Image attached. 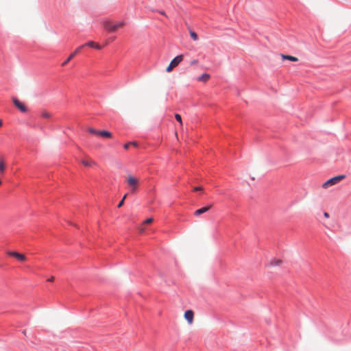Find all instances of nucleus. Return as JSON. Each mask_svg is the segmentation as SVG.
Returning <instances> with one entry per match:
<instances>
[{"mask_svg": "<svg viewBox=\"0 0 351 351\" xmlns=\"http://www.w3.org/2000/svg\"><path fill=\"white\" fill-rule=\"evenodd\" d=\"M125 182L131 193H136L139 186L140 180L132 174H128L125 178Z\"/></svg>", "mask_w": 351, "mask_h": 351, "instance_id": "1", "label": "nucleus"}, {"mask_svg": "<svg viewBox=\"0 0 351 351\" xmlns=\"http://www.w3.org/2000/svg\"><path fill=\"white\" fill-rule=\"evenodd\" d=\"M103 27L109 32H115L117 29L122 27L124 25L123 22H119L113 23L110 21H105L102 23Z\"/></svg>", "mask_w": 351, "mask_h": 351, "instance_id": "2", "label": "nucleus"}, {"mask_svg": "<svg viewBox=\"0 0 351 351\" xmlns=\"http://www.w3.org/2000/svg\"><path fill=\"white\" fill-rule=\"evenodd\" d=\"M344 178H345L344 175H341V176H337L333 177V178L328 180L327 181H326L324 183H323L322 188L327 189L331 186H333V185L337 184L338 182H339L340 181H341Z\"/></svg>", "mask_w": 351, "mask_h": 351, "instance_id": "3", "label": "nucleus"}, {"mask_svg": "<svg viewBox=\"0 0 351 351\" xmlns=\"http://www.w3.org/2000/svg\"><path fill=\"white\" fill-rule=\"evenodd\" d=\"M183 60V55H179L174 58L167 67V72L169 73Z\"/></svg>", "mask_w": 351, "mask_h": 351, "instance_id": "4", "label": "nucleus"}, {"mask_svg": "<svg viewBox=\"0 0 351 351\" xmlns=\"http://www.w3.org/2000/svg\"><path fill=\"white\" fill-rule=\"evenodd\" d=\"M84 47V45H81L78 47L69 57L68 58L62 62V66H66L80 51V50Z\"/></svg>", "mask_w": 351, "mask_h": 351, "instance_id": "5", "label": "nucleus"}, {"mask_svg": "<svg viewBox=\"0 0 351 351\" xmlns=\"http://www.w3.org/2000/svg\"><path fill=\"white\" fill-rule=\"evenodd\" d=\"M8 255L14 257L21 262L25 261L27 260V258L24 254H20L17 252H8Z\"/></svg>", "mask_w": 351, "mask_h": 351, "instance_id": "6", "label": "nucleus"}, {"mask_svg": "<svg viewBox=\"0 0 351 351\" xmlns=\"http://www.w3.org/2000/svg\"><path fill=\"white\" fill-rule=\"evenodd\" d=\"M13 103L15 105V106L19 108V110H21L23 112H25L27 111V107L25 106L24 104H23L21 101H20L16 98L12 99Z\"/></svg>", "mask_w": 351, "mask_h": 351, "instance_id": "7", "label": "nucleus"}, {"mask_svg": "<svg viewBox=\"0 0 351 351\" xmlns=\"http://www.w3.org/2000/svg\"><path fill=\"white\" fill-rule=\"evenodd\" d=\"M184 316L189 324H191L193 322L194 313L192 310L186 311Z\"/></svg>", "mask_w": 351, "mask_h": 351, "instance_id": "8", "label": "nucleus"}, {"mask_svg": "<svg viewBox=\"0 0 351 351\" xmlns=\"http://www.w3.org/2000/svg\"><path fill=\"white\" fill-rule=\"evenodd\" d=\"M212 207H213V204H209L206 206H204L203 208L197 209L195 211L194 215L195 216L200 215L207 212L208 210H209Z\"/></svg>", "mask_w": 351, "mask_h": 351, "instance_id": "9", "label": "nucleus"}, {"mask_svg": "<svg viewBox=\"0 0 351 351\" xmlns=\"http://www.w3.org/2000/svg\"><path fill=\"white\" fill-rule=\"evenodd\" d=\"M97 136H101L103 138H110L112 137V133L108 131L102 130L98 132Z\"/></svg>", "mask_w": 351, "mask_h": 351, "instance_id": "10", "label": "nucleus"}, {"mask_svg": "<svg viewBox=\"0 0 351 351\" xmlns=\"http://www.w3.org/2000/svg\"><path fill=\"white\" fill-rule=\"evenodd\" d=\"M81 162L82 165H84V166H86V167H92V166L96 165L95 162L91 159L82 160Z\"/></svg>", "mask_w": 351, "mask_h": 351, "instance_id": "11", "label": "nucleus"}, {"mask_svg": "<svg viewBox=\"0 0 351 351\" xmlns=\"http://www.w3.org/2000/svg\"><path fill=\"white\" fill-rule=\"evenodd\" d=\"M209 79L210 75L207 73H204L197 78V80L203 82H206Z\"/></svg>", "mask_w": 351, "mask_h": 351, "instance_id": "12", "label": "nucleus"}, {"mask_svg": "<svg viewBox=\"0 0 351 351\" xmlns=\"http://www.w3.org/2000/svg\"><path fill=\"white\" fill-rule=\"evenodd\" d=\"M84 45V46H88V47H94V48H96L97 49H101V48L100 45H99L97 43H95L93 41H89L86 44H85Z\"/></svg>", "mask_w": 351, "mask_h": 351, "instance_id": "13", "label": "nucleus"}, {"mask_svg": "<svg viewBox=\"0 0 351 351\" xmlns=\"http://www.w3.org/2000/svg\"><path fill=\"white\" fill-rule=\"evenodd\" d=\"M5 169V163L3 158H0V173L3 174Z\"/></svg>", "mask_w": 351, "mask_h": 351, "instance_id": "14", "label": "nucleus"}, {"mask_svg": "<svg viewBox=\"0 0 351 351\" xmlns=\"http://www.w3.org/2000/svg\"><path fill=\"white\" fill-rule=\"evenodd\" d=\"M282 58L284 60H289L293 62H297L298 60V58L289 55H282Z\"/></svg>", "mask_w": 351, "mask_h": 351, "instance_id": "15", "label": "nucleus"}, {"mask_svg": "<svg viewBox=\"0 0 351 351\" xmlns=\"http://www.w3.org/2000/svg\"><path fill=\"white\" fill-rule=\"evenodd\" d=\"M41 117L45 119H49L51 117V114L47 111H43L41 113Z\"/></svg>", "mask_w": 351, "mask_h": 351, "instance_id": "16", "label": "nucleus"}, {"mask_svg": "<svg viewBox=\"0 0 351 351\" xmlns=\"http://www.w3.org/2000/svg\"><path fill=\"white\" fill-rule=\"evenodd\" d=\"M190 36L192 38V39H193L194 40H198V36L195 32L190 31Z\"/></svg>", "mask_w": 351, "mask_h": 351, "instance_id": "17", "label": "nucleus"}, {"mask_svg": "<svg viewBox=\"0 0 351 351\" xmlns=\"http://www.w3.org/2000/svg\"><path fill=\"white\" fill-rule=\"evenodd\" d=\"M176 119L180 123V125H182V117L179 114H175Z\"/></svg>", "mask_w": 351, "mask_h": 351, "instance_id": "18", "label": "nucleus"}, {"mask_svg": "<svg viewBox=\"0 0 351 351\" xmlns=\"http://www.w3.org/2000/svg\"><path fill=\"white\" fill-rule=\"evenodd\" d=\"M282 263V261L281 260H275V261H273L270 263V265H280Z\"/></svg>", "mask_w": 351, "mask_h": 351, "instance_id": "19", "label": "nucleus"}, {"mask_svg": "<svg viewBox=\"0 0 351 351\" xmlns=\"http://www.w3.org/2000/svg\"><path fill=\"white\" fill-rule=\"evenodd\" d=\"M88 131L90 133L93 134H96V135H97L98 132H99V131H97V130H95V129H94V128H89L88 129Z\"/></svg>", "mask_w": 351, "mask_h": 351, "instance_id": "20", "label": "nucleus"}, {"mask_svg": "<svg viewBox=\"0 0 351 351\" xmlns=\"http://www.w3.org/2000/svg\"><path fill=\"white\" fill-rule=\"evenodd\" d=\"M126 197H127V194H125V195L123 196V199H121V201L119 203V204H118V208H120V207H121V206L123 205L124 200L125 199Z\"/></svg>", "mask_w": 351, "mask_h": 351, "instance_id": "21", "label": "nucleus"}, {"mask_svg": "<svg viewBox=\"0 0 351 351\" xmlns=\"http://www.w3.org/2000/svg\"><path fill=\"white\" fill-rule=\"evenodd\" d=\"M154 221L153 218L150 217L144 221L143 224H149Z\"/></svg>", "mask_w": 351, "mask_h": 351, "instance_id": "22", "label": "nucleus"}, {"mask_svg": "<svg viewBox=\"0 0 351 351\" xmlns=\"http://www.w3.org/2000/svg\"><path fill=\"white\" fill-rule=\"evenodd\" d=\"M197 63H198L197 60H193L191 62V65H195V64H197Z\"/></svg>", "mask_w": 351, "mask_h": 351, "instance_id": "23", "label": "nucleus"}, {"mask_svg": "<svg viewBox=\"0 0 351 351\" xmlns=\"http://www.w3.org/2000/svg\"><path fill=\"white\" fill-rule=\"evenodd\" d=\"M202 189H202V187H201V186H196V187H195V188H194V191H201V190H202Z\"/></svg>", "mask_w": 351, "mask_h": 351, "instance_id": "24", "label": "nucleus"}, {"mask_svg": "<svg viewBox=\"0 0 351 351\" xmlns=\"http://www.w3.org/2000/svg\"><path fill=\"white\" fill-rule=\"evenodd\" d=\"M130 145V143H128L125 144L123 147L125 149H128L129 148Z\"/></svg>", "mask_w": 351, "mask_h": 351, "instance_id": "25", "label": "nucleus"}, {"mask_svg": "<svg viewBox=\"0 0 351 351\" xmlns=\"http://www.w3.org/2000/svg\"><path fill=\"white\" fill-rule=\"evenodd\" d=\"M130 145H132L134 147H137L138 146V144H137V143L136 141L130 142Z\"/></svg>", "mask_w": 351, "mask_h": 351, "instance_id": "26", "label": "nucleus"}, {"mask_svg": "<svg viewBox=\"0 0 351 351\" xmlns=\"http://www.w3.org/2000/svg\"><path fill=\"white\" fill-rule=\"evenodd\" d=\"M138 229L141 233H143L145 231V229L143 227H139Z\"/></svg>", "mask_w": 351, "mask_h": 351, "instance_id": "27", "label": "nucleus"}, {"mask_svg": "<svg viewBox=\"0 0 351 351\" xmlns=\"http://www.w3.org/2000/svg\"><path fill=\"white\" fill-rule=\"evenodd\" d=\"M54 280V277L53 276H51L50 278L48 279V281L49 282H53Z\"/></svg>", "mask_w": 351, "mask_h": 351, "instance_id": "28", "label": "nucleus"}, {"mask_svg": "<svg viewBox=\"0 0 351 351\" xmlns=\"http://www.w3.org/2000/svg\"><path fill=\"white\" fill-rule=\"evenodd\" d=\"M324 217H326V218H328L329 217V214L328 213H324Z\"/></svg>", "mask_w": 351, "mask_h": 351, "instance_id": "29", "label": "nucleus"}, {"mask_svg": "<svg viewBox=\"0 0 351 351\" xmlns=\"http://www.w3.org/2000/svg\"><path fill=\"white\" fill-rule=\"evenodd\" d=\"M2 124H3L2 120H0V127L2 126Z\"/></svg>", "mask_w": 351, "mask_h": 351, "instance_id": "30", "label": "nucleus"}, {"mask_svg": "<svg viewBox=\"0 0 351 351\" xmlns=\"http://www.w3.org/2000/svg\"><path fill=\"white\" fill-rule=\"evenodd\" d=\"M160 13L163 15H165V12H160Z\"/></svg>", "mask_w": 351, "mask_h": 351, "instance_id": "31", "label": "nucleus"}]
</instances>
